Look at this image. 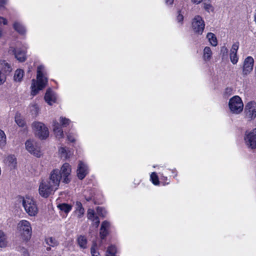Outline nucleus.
<instances>
[{
	"mask_svg": "<svg viewBox=\"0 0 256 256\" xmlns=\"http://www.w3.org/2000/svg\"><path fill=\"white\" fill-rule=\"evenodd\" d=\"M53 130L56 138L60 139L64 136V132L59 124L56 120L53 122Z\"/></svg>",
	"mask_w": 256,
	"mask_h": 256,
	"instance_id": "f3484780",
	"label": "nucleus"
},
{
	"mask_svg": "<svg viewBox=\"0 0 256 256\" xmlns=\"http://www.w3.org/2000/svg\"><path fill=\"white\" fill-rule=\"evenodd\" d=\"M192 2L196 4H200L202 2H204V0H192Z\"/></svg>",
	"mask_w": 256,
	"mask_h": 256,
	"instance_id": "09e8293b",
	"label": "nucleus"
},
{
	"mask_svg": "<svg viewBox=\"0 0 256 256\" xmlns=\"http://www.w3.org/2000/svg\"><path fill=\"white\" fill-rule=\"evenodd\" d=\"M22 206L26 212L31 216H35L38 212L37 206L34 200L26 196L23 198Z\"/></svg>",
	"mask_w": 256,
	"mask_h": 256,
	"instance_id": "7ed1b4c3",
	"label": "nucleus"
},
{
	"mask_svg": "<svg viewBox=\"0 0 256 256\" xmlns=\"http://www.w3.org/2000/svg\"><path fill=\"white\" fill-rule=\"evenodd\" d=\"M36 79V80L34 79L32 80L31 94L32 96H36L48 83V78L44 76V67L43 66H39L37 68Z\"/></svg>",
	"mask_w": 256,
	"mask_h": 256,
	"instance_id": "f03ea898",
	"label": "nucleus"
},
{
	"mask_svg": "<svg viewBox=\"0 0 256 256\" xmlns=\"http://www.w3.org/2000/svg\"><path fill=\"white\" fill-rule=\"evenodd\" d=\"M5 162L10 167L14 168L16 164V159L14 156H8L4 160Z\"/></svg>",
	"mask_w": 256,
	"mask_h": 256,
	"instance_id": "4be33fe9",
	"label": "nucleus"
},
{
	"mask_svg": "<svg viewBox=\"0 0 256 256\" xmlns=\"http://www.w3.org/2000/svg\"><path fill=\"white\" fill-rule=\"evenodd\" d=\"M15 122L20 127H24L26 124L24 120L22 118L20 114H16L15 116Z\"/></svg>",
	"mask_w": 256,
	"mask_h": 256,
	"instance_id": "7c9ffc66",
	"label": "nucleus"
},
{
	"mask_svg": "<svg viewBox=\"0 0 256 256\" xmlns=\"http://www.w3.org/2000/svg\"><path fill=\"white\" fill-rule=\"evenodd\" d=\"M14 28L20 34H24L26 32L25 28L20 22H16L14 24Z\"/></svg>",
	"mask_w": 256,
	"mask_h": 256,
	"instance_id": "a878e982",
	"label": "nucleus"
},
{
	"mask_svg": "<svg viewBox=\"0 0 256 256\" xmlns=\"http://www.w3.org/2000/svg\"><path fill=\"white\" fill-rule=\"evenodd\" d=\"M90 251L92 256H100L99 252L96 250L94 247H92Z\"/></svg>",
	"mask_w": 256,
	"mask_h": 256,
	"instance_id": "37998d69",
	"label": "nucleus"
},
{
	"mask_svg": "<svg viewBox=\"0 0 256 256\" xmlns=\"http://www.w3.org/2000/svg\"><path fill=\"white\" fill-rule=\"evenodd\" d=\"M228 54V48L226 46H222L220 48V54L222 57L226 56Z\"/></svg>",
	"mask_w": 256,
	"mask_h": 256,
	"instance_id": "ea45409f",
	"label": "nucleus"
},
{
	"mask_svg": "<svg viewBox=\"0 0 256 256\" xmlns=\"http://www.w3.org/2000/svg\"><path fill=\"white\" fill-rule=\"evenodd\" d=\"M6 80V76L0 70V84L4 83Z\"/></svg>",
	"mask_w": 256,
	"mask_h": 256,
	"instance_id": "79ce46f5",
	"label": "nucleus"
},
{
	"mask_svg": "<svg viewBox=\"0 0 256 256\" xmlns=\"http://www.w3.org/2000/svg\"><path fill=\"white\" fill-rule=\"evenodd\" d=\"M32 128L36 135L40 138L45 139L48 136V129L43 123L34 122L32 124Z\"/></svg>",
	"mask_w": 256,
	"mask_h": 256,
	"instance_id": "423d86ee",
	"label": "nucleus"
},
{
	"mask_svg": "<svg viewBox=\"0 0 256 256\" xmlns=\"http://www.w3.org/2000/svg\"><path fill=\"white\" fill-rule=\"evenodd\" d=\"M150 180L154 185L159 184V180L156 174L154 172H152L150 175Z\"/></svg>",
	"mask_w": 256,
	"mask_h": 256,
	"instance_id": "c9c22d12",
	"label": "nucleus"
},
{
	"mask_svg": "<svg viewBox=\"0 0 256 256\" xmlns=\"http://www.w3.org/2000/svg\"><path fill=\"white\" fill-rule=\"evenodd\" d=\"M228 106L231 112L238 114L242 111L244 104L241 98L239 96H235L230 98Z\"/></svg>",
	"mask_w": 256,
	"mask_h": 256,
	"instance_id": "20e7f679",
	"label": "nucleus"
},
{
	"mask_svg": "<svg viewBox=\"0 0 256 256\" xmlns=\"http://www.w3.org/2000/svg\"><path fill=\"white\" fill-rule=\"evenodd\" d=\"M45 242L48 246L52 247H54L57 246L58 244L57 240L55 238H52V237H50L46 238Z\"/></svg>",
	"mask_w": 256,
	"mask_h": 256,
	"instance_id": "72a5a7b5",
	"label": "nucleus"
},
{
	"mask_svg": "<svg viewBox=\"0 0 256 256\" xmlns=\"http://www.w3.org/2000/svg\"><path fill=\"white\" fill-rule=\"evenodd\" d=\"M30 112L32 116H36L38 112L39 108L36 104H32L29 106Z\"/></svg>",
	"mask_w": 256,
	"mask_h": 256,
	"instance_id": "473e14b6",
	"label": "nucleus"
},
{
	"mask_svg": "<svg viewBox=\"0 0 256 256\" xmlns=\"http://www.w3.org/2000/svg\"><path fill=\"white\" fill-rule=\"evenodd\" d=\"M210 44L212 46H216L218 44V42L214 34L212 32H209L206 36Z\"/></svg>",
	"mask_w": 256,
	"mask_h": 256,
	"instance_id": "cd10ccee",
	"label": "nucleus"
},
{
	"mask_svg": "<svg viewBox=\"0 0 256 256\" xmlns=\"http://www.w3.org/2000/svg\"><path fill=\"white\" fill-rule=\"evenodd\" d=\"M96 211H97L98 214H99L100 216L102 217H104L106 215V210H104V208L102 207L98 206L96 208Z\"/></svg>",
	"mask_w": 256,
	"mask_h": 256,
	"instance_id": "58836bf2",
	"label": "nucleus"
},
{
	"mask_svg": "<svg viewBox=\"0 0 256 256\" xmlns=\"http://www.w3.org/2000/svg\"><path fill=\"white\" fill-rule=\"evenodd\" d=\"M87 217L88 219L92 220L96 217L95 216L94 211L92 209H88V210Z\"/></svg>",
	"mask_w": 256,
	"mask_h": 256,
	"instance_id": "4c0bfd02",
	"label": "nucleus"
},
{
	"mask_svg": "<svg viewBox=\"0 0 256 256\" xmlns=\"http://www.w3.org/2000/svg\"><path fill=\"white\" fill-rule=\"evenodd\" d=\"M7 0H0V10L4 8V5L6 4Z\"/></svg>",
	"mask_w": 256,
	"mask_h": 256,
	"instance_id": "a18cd8bd",
	"label": "nucleus"
},
{
	"mask_svg": "<svg viewBox=\"0 0 256 256\" xmlns=\"http://www.w3.org/2000/svg\"><path fill=\"white\" fill-rule=\"evenodd\" d=\"M2 23L4 24H6L7 20L3 17L0 16V24Z\"/></svg>",
	"mask_w": 256,
	"mask_h": 256,
	"instance_id": "de8ad7c7",
	"label": "nucleus"
},
{
	"mask_svg": "<svg viewBox=\"0 0 256 256\" xmlns=\"http://www.w3.org/2000/svg\"><path fill=\"white\" fill-rule=\"evenodd\" d=\"M246 116L251 119L256 116V103L254 102H250L246 106Z\"/></svg>",
	"mask_w": 256,
	"mask_h": 256,
	"instance_id": "f8f14e48",
	"label": "nucleus"
},
{
	"mask_svg": "<svg viewBox=\"0 0 256 256\" xmlns=\"http://www.w3.org/2000/svg\"><path fill=\"white\" fill-rule=\"evenodd\" d=\"M246 144L252 149L256 148V128L246 132L244 138Z\"/></svg>",
	"mask_w": 256,
	"mask_h": 256,
	"instance_id": "1a4fd4ad",
	"label": "nucleus"
},
{
	"mask_svg": "<svg viewBox=\"0 0 256 256\" xmlns=\"http://www.w3.org/2000/svg\"><path fill=\"white\" fill-rule=\"evenodd\" d=\"M57 189L55 188L48 180H42L39 186V194L43 198H46Z\"/></svg>",
	"mask_w": 256,
	"mask_h": 256,
	"instance_id": "39448f33",
	"label": "nucleus"
},
{
	"mask_svg": "<svg viewBox=\"0 0 256 256\" xmlns=\"http://www.w3.org/2000/svg\"><path fill=\"white\" fill-rule=\"evenodd\" d=\"M203 6L204 8L208 12H214V8L211 4L210 0H204Z\"/></svg>",
	"mask_w": 256,
	"mask_h": 256,
	"instance_id": "bb28decb",
	"label": "nucleus"
},
{
	"mask_svg": "<svg viewBox=\"0 0 256 256\" xmlns=\"http://www.w3.org/2000/svg\"><path fill=\"white\" fill-rule=\"evenodd\" d=\"M238 48L239 42H236L232 44V48L230 50V62L234 64H236L238 60V58L237 56V52Z\"/></svg>",
	"mask_w": 256,
	"mask_h": 256,
	"instance_id": "4468645a",
	"label": "nucleus"
},
{
	"mask_svg": "<svg viewBox=\"0 0 256 256\" xmlns=\"http://www.w3.org/2000/svg\"><path fill=\"white\" fill-rule=\"evenodd\" d=\"M9 52L14 54L15 58L20 62H23L26 60V52L20 48L11 46L10 48Z\"/></svg>",
	"mask_w": 256,
	"mask_h": 256,
	"instance_id": "9b49d317",
	"label": "nucleus"
},
{
	"mask_svg": "<svg viewBox=\"0 0 256 256\" xmlns=\"http://www.w3.org/2000/svg\"><path fill=\"white\" fill-rule=\"evenodd\" d=\"M254 60L252 56L247 57L244 61L243 66V74L247 75L252 70Z\"/></svg>",
	"mask_w": 256,
	"mask_h": 256,
	"instance_id": "ddd939ff",
	"label": "nucleus"
},
{
	"mask_svg": "<svg viewBox=\"0 0 256 256\" xmlns=\"http://www.w3.org/2000/svg\"><path fill=\"white\" fill-rule=\"evenodd\" d=\"M116 248L115 246L111 245L108 247L106 252V256H116Z\"/></svg>",
	"mask_w": 256,
	"mask_h": 256,
	"instance_id": "2f4dec72",
	"label": "nucleus"
},
{
	"mask_svg": "<svg viewBox=\"0 0 256 256\" xmlns=\"http://www.w3.org/2000/svg\"><path fill=\"white\" fill-rule=\"evenodd\" d=\"M2 35V32L1 29L0 28V38L1 37Z\"/></svg>",
	"mask_w": 256,
	"mask_h": 256,
	"instance_id": "864d4df0",
	"label": "nucleus"
},
{
	"mask_svg": "<svg viewBox=\"0 0 256 256\" xmlns=\"http://www.w3.org/2000/svg\"><path fill=\"white\" fill-rule=\"evenodd\" d=\"M212 51L211 48L208 46L204 48L203 52V58L204 61L210 60L212 56Z\"/></svg>",
	"mask_w": 256,
	"mask_h": 256,
	"instance_id": "5701e85b",
	"label": "nucleus"
},
{
	"mask_svg": "<svg viewBox=\"0 0 256 256\" xmlns=\"http://www.w3.org/2000/svg\"><path fill=\"white\" fill-rule=\"evenodd\" d=\"M59 152L60 154V156L64 158H68L70 157L71 154L70 152H68L64 147H61L59 149Z\"/></svg>",
	"mask_w": 256,
	"mask_h": 256,
	"instance_id": "c756f323",
	"label": "nucleus"
},
{
	"mask_svg": "<svg viewBox=\"0 0 256 256\" xmlns=\"http://www.w3.org/2000/svg\"><path fill=\"white\" fill-rule=\"evenodd\" d=\"M18 228L24 240H28L31 238L32 228L28 221L26 220H20L18 224Z\"/></svg>",
	"mask_w": 256,
	"mask_h": 256,
	"instance_id": "0eeeda50",
	"label": "nucleus"
},
{
	"mask_svg": "<svg viewBox=\"0 0 256 256\" xmlns=\"http://www.w3.org/2000/svg\"><path fill=\"white\" fill-rule=\"evenodd\" d=\"M58 208L60 210L67 214L72 210V206L67 204L62 203L59 204Z\"/></svg>",
	"mask_w": 256,
	"mask_h": 256,
	"instance_id": "393cba45",
	"label": "nucleus"
},
{
	"mask_svg": "<svg viewBox=\"0 0 256 256\" xmlns=\"http://www.w3.org/2000/svg\"><path fill=\"white\" fill-rule=\"evenodd\" d=\"M109 227L110 223L107 221H104L102 222L100 230V236L102 239L104 238L107 236Z\"/></svg>",
	"mask_w": 256,
	"mask_h": 256,
	"instance_id": "a211bd4d",
	"label": "nucleus"
},
{
	"mask_svg": "<svg viewBox=\"0 0 256 256\" xmlns=\"http://www.w3.org/2000/svg\"><path fill=\"white\" fill-rule=\"evenodd\" d=\"M92 220V222L93 226H94L96 228L98 227L100 224V220L96 216L94 219L92 220Z\"/></svg>",
	"mask_w": 256,
	"mask_h": 256,
	"instance_id": "a19ab883",
	"label": "nucleus"
},
{
	"mask_svg": "<svg viewBox=\"0 0 256 256\" xmlns=\"http://www.w3.org/2000/svg\"><path fill=\"white\" fill-rule=\"evenodd\" d=\"M24 256H29V254H28V252H26L24 253Z\"/></svg>",
	"mask_w": 256,
	"mask_h": 256,
	"instance_id": "3c124183",
	"label": "nucleus"
},
{
	"mask_svg": "<svg viewBox=\"0 0 256 256\" xmlns=\"http://www.w3.org/2000/svg\"><path fill=\"white\" fill-rule=\"evenodd\" d=\"M67 138L68 140L70 142H74L75 141V138L73 135H72L71 134H69L67 136Z\"/></svg>",
	"mask_w": 256,
	"mask_h": 256,
	"instance_id": "c03bdc74",
	"label": "nucleus"
},
{
	"mask_svg": "<svg viewBox=\"0 0 256 256\" xmlns=\"http://www.w3.org/2000/svg\"><path fill=\"white\" fill-rule=\"evenodd\" d=\"M26 150L31 154L40 158L42 156V152L40 146L34 140H28L25 143Z\"/></svg>",
	"mask_w": 256,
	"mask_h": 256,
	"instance_id": "9d476101",
	"label": "nucleus"
},
{
	"mask_svg": "<svg viewBox=\"0 0 256 256\" xmlns=\"http://www.w3.org/2000/svg\"><path fill=\"white\" fill-rule=\"evenodd\" d=\"M78 242L80 248H86L87 240L84 236H78Z\"/></svg>",
	"mask_w": 256,
	"mask_h": 256,
	"instance_id": "c85d7f7f",
	"label": "nucleus"
},
{
	"mask_svg": "<svg viewBox=\"0 0 256 256\" xmlns=\"http://www.w3.org/2000/svg\"><path fill=\"white\" fill-rule=\"evenodd\" d=\"M88 168L86 164L82 162H80L77 169V176L78 178L84 179L88 174Z\"/></svg>",
	"mask_w": 256,
	"mask_h": 256,
	"instance_id": "2eb2a0df",
	"label": "nucleus"
},
{
	"mask_svg": "<svg viewBox=\"0 0 256 256\" xmlns=\"http://www.w3.org/2000/svg\"><path fill=\"white\" fill-rule=\"evenodd\" d=\"M60 122L63 127L67 126L70 122V120L69 119L62 116L60 118Z\"/></svg>",
	"mask_w": 256,
	"mask_h": 256,
	"instance_id": "e433bc0d",
	"label": "nucleus"
},
{
	"mask_svg": "<svg viewBox=\"0 0 256 256\" xmlns=\"http://www.w3.org/2000/svg\"><path fill=\"white\" fill-rule=\"evenodd\" d=\"M205 27V23L200 16H195L192 21V28L194 32L198 34H202Z\"/></svg>",
	"mask_w": 256,
	"mask_h": 256,
	"instance_id": "6e6552de",
	"label": "nucleus"
},
{
	"mask_svg": "<svg viewBox=\"0 0 256 256\" xmlns=\"http://www.w3.org/2000/svg\"><path fill=\"white\" fill-rule=\"evenodd\" d=\"M183 19H184L183 16L182 14H180V13H178V14L177 16V18H176V20H177L178 22H182L183 20Z\"/></svg>",
	"mask_w": 256,
	"mask_h": 256,
	"instance_id": "49530a36",
	"label": "nucleus"
},
{
	"mask_svg": "<svg viewBox=\"0 0 256 256\" xmlns=\"http://www.w3.org/2000/svg\"><path fill=\"white\" fill-rule=\"evenodd\" d=\"M2 70L5 72H10L12 70L10 65L5 60L0 61V70Z\"/></svg>",
	"mask_w": 256,
	"mask_h": 256,
	"instance_id": "b1692460",
	"label": "nucleus"
},
{
	"mask_svg": "<svg viewBox=\"0 0 256 256\" xmlns=\"http://www.w3.org/2000/svg\"><path fill=\"white\" fill-rule=\"evenodd\" d=\"M24 70L22 69H18L14 72V80L16 82H20L22 80L24 77Z\"/></svg>",
	"mask_w": 256,
	"mask_h": 256,
	"instance_id": "412c9836",
	"label": "nucleus"
},
{
	"mask_svg": "<svg viewBox=\"0 0 256 256\" xmlns=\"http://www.w3.org/2000/svg\"><path fill=\"white\" fill-rule=\"evenodd\" d=\"M8 238L6 234L2 230H0V248H6L8 245Z\"/></svg>",
	"mask_w": 256,
	"mask_h": 256,
	"instance_id": "6ab92c4d",
	"label": "nucleus"
},
{
	"mask_svg": "<svg viewBox=\"0 0 256 256\" xmlns=\"http://www.w3.org/2000/svg\"><path fill=\"white\" fill-rule=\"evenodd\" d=\"M70 165L68 163H64L60 170L58 168L53 170L50 172L47 180L58 190L61 180L65 184L70 182Z\"/></svg>",
	"mask_w": 256,
	"mask_h": 256,
	"instance_id": "f257e3e1",
	"label": "nucleus"
},
{
	"mask_svg": "<svg viewBox=\"0 0 256 256\" xmlns=\"http://www.w3.org/2000/svg\"><path fill=\"white\" fill-rule=\"evenodd\" d=\"M44 99L48 104L52 105L56 101V96L54 93L50 89H48L46 92Z\"/></svg>",
	"mask_w": 256,
	"mask_h": 256,
	"instance_id": "dca6fc26",
	"label": "nucleus"
},
{
	"mask_svg": "<svg viewBox=\"0 0 256 256\" xmlns=\"http://www.w3.org/2000/svg\"><path fill=\"white\" fill-rule=\"evenodd\" d=\"M166 0V4L168 5H170L172 4L173 2H174V0Z\"/></svg>",
	"mask_w": 256,
	"mask_h": 256,
	"instance_id": "8fccbe9b",
	"label": "nucleus"
},
{
	"mask_svg": "<svg viewBox=\"0 0 256 256\" xmlns=\"http://www.w3.org/2000/svg\"><path fill=\"white\" fill-rule=\"evenodd\" d=\"M6 136L4 132L0 130V146H2L6 144Z\"/></svg>",
	"mask_w": 256,
	"mask_h": 256,
	"instance_id": "f704fd0d",
	"label": "nucleus"
},
{
	"mask_svg": "<svg viewBox=\"0 0 256 256\" xmlns=\"http://www.w3.org/2000/svg\"><path fill=\"white\" fill-rule=\"evenodd\" d=\"M46 250L49 251L51 250L50 246L46 248Z\"/></svg>",
	"mask_w": 256,
	"mask_h": 256,
	"instance_id": "603ef678",
	"label": "nucleus"
},
{
	"mask_svg": "<svg viewBox=\"0 0 256 256\" xmlns=\"http://www.w3.org/2000/svg\"><path fill=\"white\" fill-rule=\"evenodd\" d=\"M84 210L82 206V204L80 202H76V210L75 212L77 215L78 218H80L84 214Z\"/></svg>",
	"mask_w": 256,
	"mask_h": 256,
	"instance_id": "aec40b11",
	"label": "nucleus"
}]
</instances>
